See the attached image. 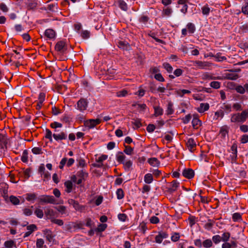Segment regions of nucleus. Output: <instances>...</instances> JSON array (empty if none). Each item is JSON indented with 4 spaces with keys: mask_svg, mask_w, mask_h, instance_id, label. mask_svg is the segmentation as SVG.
Instances as JSON below:
<instances>
[{
    "mask_svg": "<svg viewBox=\"0 0 248 248\" xmlns=\"http://www.w3.org/2000/svg\"><path fill=\"white\" fill-rule=\"evenodd\" d=\"M81 37L84 39H87L90 36V32L87 30H82L79 32Z\"/></svg>",
    "mask_w": 248,
    "mask_h": 248,
    "instance_id": "a878e982",
    "label": "nucleus"
},
{
    "mask_svg": "<svg viewBox=\"0 0 248 248\" xmlns=\"http://www.w3.org/2000/svg\"><path fill=\"white\" fill-rule=\"evenodd\" d=\"M101 122V120L98 118L96 119H89L86 121H84V124L86 127H88L89 129H92L97 125L100 124Z\"/></svg>",
    "mask_w": 248,
    "mask_h": 248,
    "instance_id": "39448f33",
    "label": "nucleus"
},
{
    "mask_svg": "<svg viewBox=\"0 0 248 248\" xmlns=\"http://www.w3.org/2000/svg\"><path fill=\"white\" fill-rule=\"evenodd\" d=\"M88 101L85 98H81L77 103L76 108L81 112L86 110L88 107Z\"/></svg>",
    "mask_w": 248,
    "mask_h": 248,
    "instance_id": "20e7f679",
    "label": "nucleus"
},
{
    "mask_svg": "<svg viewBox=\"0 0 248 248\" xmlns=\"http://www.w3.org/2000/svg\"><path fill=\"white\" fill-rule=\"evenodd\" d=\"M183 175L187 179H191L194 176V172L191 169H185L183 171Z\"/></svg>",
    "mask_w": 248,
    "mask_h": 248,
    "instance_id": "1a4fd4ad",
    "label": "nucleus"
},
{
    "mask_svg": "<svg viewBox=\"0 0 248 248\" xmlns=\"http://www.w3.org/2000/svg\"><path fill=\"white\" fill-rule=\"evenodd\" d=\"M45 97L46 94L45 93H40L38 96V102H39L40 104H43V103L45 100Z\"/></svg>",
    "mask_w": 248,
    "mask_h": 248,
    "instance_id": "680f3d73",
    "label": "nucleus"
},
{
    "mask_svg": "<svg viewBox=\"0 0 248 248\" xmlns=\"http://www.w3.org/2000/svg\"><path fill=\"white\" fill-rule=\"evenodd\" d=\"M213 242L215 244H218L221 241V236L219 235H216L212 237Z\"/></svg>",
    "mask_w": 248,
    "mask_h": 248,
    "instance_id": "0e129e2a",
    "label": "nucleus"
},
{
    "mask_svg": "<svg viewBox=\"0 0 248 248\" xmlns=\"http://www.w3.org/2000/svg\"><path fill=\"white\" fill-rule=\"evenodd\" d=\"M222 109L227 113H229L232 111V106L230 104L224 103L221 107Z\"/></svg>",
    "mask_w": 248,
    "mask_h": 248,
    "instance_id": "c756f323",
    "label": "nucleus"
},
{
    "mask_svg": "<svg viewBox=\"0 0 248 248\" xmlns=\"http://www.w3.org/2000/svg\"><path fill=\"white\" fill-rule=\"evenodd\" d=\"M144 182L148 184H151L153 181V177L152 174L147 173L144 177Z\"/></svg>",
    "mask_w": 248,
    "mask_h": 248,
    "instance_id": "393cba45",
    "label": "nucleus"
},
{
    "mask_svg": "<svg viewBox=\"0 0 248 248\" xmlns=\"http://www.w3.org/2000/svg\"><path fill=\"white\" fill-rule=\"evenodd\" d=\"M45 35L50 39H54L55 37V32L52 29H47L45 31Z\"/></svg>",
    "mask_w": 248,
    "mask_h": 248,
    "instance_id": "2eb2a0df",
    "label": "nucleus"
},
{
    "mask_svg": "<svg viewBox=\"0 0 248 248\" xmlns=\"http://www.w3.org/2000/svg\"><path fill=\"white\" fill-rule=\"evenodd\" d=\"M179 183L176 180L173 181L171 182V187L170 188V192H173L176 190V188L178 187Z\"/></svg>",
    "mask_w": 248,
    "mask_h": 248,
    "instance_id": "f704fd0d",
    "label": "nucleus"
},
{
    "mask_svg": "<svg viewBox=\"0 0 248 248\" xmlns=\"http://www.w3.org/2000/svg\"><path fill=\"white\" fill-rule=\"evenodd\" d=\"M148 162L153 167H158L160 165L159 161L155 157L148 159Z\"/></svg>",
    "mask_w": 248,
    "mask_h": 248,
    "instance_id": "a211bd4d",
    "label": "nucleus"
},
{
    "mask_svg": "<svg viewBox=\"0 0 248 248\" xmlns=\"http://www.w3.org/2000/svg\"><path fill=\"white\" fill-rule=\"evenodd\" d=\"M108 157V155H102L98 158L96 159V162L98 163H103V162L106 160Z\"/></svg>",
    "mask_w": 248,
    "mask_h": 248,
    "instance_id": "8fccbe9b",
    "label": "nucleus"
},
{
    "mask_svg": "<svg viewBox=\"0 0 248 248\" xmlns=\"http://www.w3.org/2000/svg\"><path fill=\"white\" fill-rule=\"evenodd\" d=\"M69 203L72 205L73 206V207L77 210L78 209V207H79V204L78 203L75 201V200H70L69 201Z\"/></svg>",
    "mask_w": 248,
    "mask_h": 248,
    "instance_id": "69168bd1",
    "label": "nucleus"
},
{
    "mask_svg": "<svg viewBox=\"0 0 248 248\" xmlns=\"http://www.w3.org/2000/svg\"><path fill=\"white\" fill-rule=\"evenodd\" d=\"M62 124L57 122H54L50 124L51 127L54 129H56L57 128H61L62 127Z\"/></svg>",
    "mask_w": 248,
    "mask_h": 248,
    "instance_id": "e2e57ef3",
    "label": "nucleus"
},
{
    "mask_svg": "<svg viewBox=\"0 0 248 248\" xmlns=\"http://www.w3.org/2000/svg\"><path fill=\"white\" fill-rule=\"evenodd\" d=\"M172 13V9L170 7L164 8L162 11V15L163 16H170Z\"/></svg>",
    "mask_w": 248,
    "mask_h": 248,
    "instance_id": "5701e85b",
    "label": "nucleus"
},
{
    "mask_svg": "<svg viewBox=\"0 0 248 248\" xmlns=\"http://www.w3.org/2000/svg\"><path fill=\"white\" fill-rule=\"evenodd\" d=\"M131 123L137 128H139L142 126L141 120L139 118L133 119Z\"/></svg>",
    "mask_w": 248,
    "mask_h": 248,
    "instance_id": "bb28decb",
    "label": "nucleus"
},
{
    "mask_svg": "<svg viewBox=\"0 0 248 248\" xmlns=\"http://www.w3.org/2000/svg\"><path fill=\"white\" fill-rule=\"evenodd\" d=\"M186 27L189 33H193L195 31V26L194 24L192 23H188L187 24Z\"/></svg>",
    "mask_w": 248,
    "mask_h": 248,
    "instance_id": "473e14b6",
    "label": "nucleus"
},
{
    "mask_svg": "<svg viewBox=\"0 0 248 248\" xmlns=\"http://www.w3.org/2000/svg\"><path fill=\"white\" fill-rule=\"evenodd\" d=\"M213 242L211 240L208 239L202 242V246L205 248H209L212 246Z\"/></svg>",
    "mask_w": 248,
    "mask_h": 248,
    "instance_id": "e433bc0d",
    "label": "nucleus"
},
{
    "mask_svg": "<svg viewBox=\"0 0 248 248\" xmlns=\"http://www.w3.org/2000/svg\"><path fill=\"white\" fill-rule=\"evenodd\" d=\"M125 158V156L122 152L119 153L117 155V160L119 162L123 163L124 162Z\"/></svg>",
    "mask_w": 248,
    "mask_h": 248,
    "instance_id": "a19ab883",
    "label": "nucleus"
},
{
    "mask_svg": "<svg viewBox=\"0 0 248 248\" xmlns=\"http://www.w3.org/2000/svg\"><path fill=\"white\" fill-rule=\"evenodd\" d=\"M215 58L216 59V61L217 62H223L224 61H226L227 58L226 57L221 56L219 53H217L215 56Z\"/></svg>",
    "mask_w": 248,
    "mask_h": 248,
    "instance_id": "79ce46f5",
    "label": "nucleus"
},
{
    "mask_svg": "<svg viewBox=\"0 0 248 248\" xmlns=\"http://www.w3.org/2000/svg\"><path fill=\"white\" fill-rule=\"evenodd\" d=\"M55 50L60 53H63L67 49L65 43L63 41L57 42L55 46Z\"/></svg>",
    "mask_w": 248,
    "mask_h": 248,
    "instance_id": "0eeeda50",
    "label": "nucleus"
},
{
    "mask_svg": "<svg viewBox=\"0 0 248 248\" xmlns=\"http://www.w3.org/2000/svg\"><path fill=\"white\" fill-rule=\"evenodd\" d=\"M192 126L195 129H197L201 125V121L197 117H194L192 121Z\"/></svg>",
    "mask_w": 248,
    "mask_h": 248,
    "instance_id": "b1692460",
    "label": "nucleus"
},
{
    "mask_svg": "<svg viewBox=\"0 0 248 248\" xmlns=\"http://www.w3.org/2000/svg\"><path fill=\"white\" fill-rule=\"evenodd\" d=\"M133 151V149L129 146H125V149L124 150V152L128 155H131L132 154Z\"/></svg>",
    "mask_w": 248,
    "mask_h": 248,
    "instance_id": "052dcab7",
    "label": "nucleus"
},
{
    "mask_svg": "<svg viewBox=\"0 0 248 248\" xmlns=\"http://www.w3.org/2000/svg\"><path fill=\"white\" fill-rule=\"evenodd\" d=\"M77 176H78V180L77 184L80 185L83 181H85L86 178L88 177V173L84 169H82L79 170L77 172Z\"/></svg>",
    "mask_w": 248,
    "mask_h": 248,
    "instance_id": "7ed1b4c3",
    "label": "nucleus"
},
{
    "mask_svg": "<svg viewBox=\"0 0 248 248\" xmlns=\"http://www.w3.org/2000/svg\"><path fill=\"white\" fill-rule=\"evenodd\" d=\"M173 103L170 101L167 105V108L166 109V114L167 115H170L174 113V109L173 108Z\"/></svg>",
    "mask_w": 248,
    "mask_h": 248,
    "instance_id": "6ab92c4d",
    "label": "nucleus"
},
{
    "mask_svg": "<svg viewBox=\"0 0 248 248\" xmlns=\"http://www.w3.org/2000/svg\"><path fill=\"white\" fill-rule=\"evenodd\" d=\"M86 226L90 228H95L96 227L95 224L91 219V218H88L87 220Z\"/></svg>",
    "mask_w": 248,
    "mask_h": 248,
    "instance_id": "603ef678",
    "label": "nucleus"
},
{
    "mask_svg": "<svg viewBox=\"0 0 248 248\" xmlns=\"http://www.w3.org/2000/svg\"><path fill=\"white\" fill-rule=\"evenodd\" d=\"M235 89L239 93L244 94L245 93L244 87L241 85H237Z\"/></svg>",
    "mask_w": 248,
    "mask_h": 248,
    "instance_id": "6e6d98bb",
    "label": "nucleus"
},
{
    "mask_svg": "<svg viewBox=\"0 0 248 248\" xmlns=\"http://www.w3.org/2000/svg\"><path fill=\"white\" fill-rule=\"evenodd\" d=\"M44 233L46 235V239L49 241L51 242L53 236L52 235V232L49 230L46 229L44 231Z\"/></svg>",
    "mask_w": 248,
    "mask_h": 248,
    "instance_id": "4be33fe9",
    "label": "nucleus"
},
{
    "mask_svg": "<svg viewBox=\"0 0 248 248\" xmlns=\"http://www.w3.org/2000/svg\"><path fill=\"white\" fill-rule=\"evenodd\" d=\"M232 108L235 111H240L242 109V107L240 103H234L232 106Z\"/></svg>",
    "mask_w": 248,
    "mask_h": 248,
    "instance_id": "5fc2aeb1",
    "label": "nucleus"
},
{
    "mask_svg": "<svg viewBox=\"0 0 248 248\" xmlns=\"http://www.w3.org/2000/svg\"><path fill=\"white\" fill-rule=\"evenodd\" d=\"M228 129L227 127H222L219 132V134L220 135L221 137L225 138L226 136L228 134Z\"/></svg>",
    "mask_w": 248,
    "mask_h": 248,
    "instance_id": "4c0bfd02",
    "label": "nucleus"
},
{
    "mask_svg": "<svg viewBox=\"0 0 248 248\" xmlns=\"http://www.w3.org/2000/svg\"><path fill=\"white\" fill-rule=\"evenodd\" d=\"M40 201L42 202L55 204L56 202L55 199L53 196L44 195L39 198Z\"/></svg>",
    "mask_w": 248,
    "mask_h": 248,
    "instance_id": "423d86ee",
    "label": "nucleus"
},
{
    "mask_svg": "<svg viewBox=\"0 0 248 248\" xmlns=\"http://www.w3.org/2000/svg\"><path fill=\"white\" fill-rule=\"evenodd\" d=\"M44 213L45 215L47 217L49 216L51 217L54 216V212L53 209L49 207L45 208Z\"/></svg>",
    "mask_w": 248,
    "mask_h": 248,
    "instance_id": "cd10ccee",
    "label": "nucleus"
},
{
    "mask_svg": "<svg viewBox=\"0 0 248 248\" xmlns=\"http://www.w3.org/2000/svg\"><path fill=\"white\" fill-rule=\"evenodd\" d=\"M21 160L23 162H27L28 160V151L27 150H25L22 155L21 156Z\"/></svg>",
    "mask_w": 248,
    "mask_h": 248,
    "instance_id": "a18cd8bd",
    "label": "nucleus"
},
{
    "mask_svg": "<svg viewBox=\"0 0 248 248\" xmlns=\"http://www.w3.org/2000/svg\"><path fill=\"white\" fill-rule=\"evenodd\" d=\"M51 219V222L56 223L60 226L63 224V221L61 219H56V218H49Z\"/></svg>",
    "mask_w": 248,
    "mask_h": 248,
    "instance_id": "4d7b16f0",
    "label": "nucleus"
},
{
    "mask_svg": "<svg viewBox=\"0 0 248 248\" xmlns=\"http://www.w3.org/2000/svg\"><path fill=\"white\" fill-rule=\"evenodd\" d=\"M54 139L57 141L65 140L67 139V135L63 132H61L60 133H54L53 134Z\"/></svg>",
    "mask_w": 248,
    "mask_h": 248,
    "instance_id": "6e6552de",
    "label": "nucleus"
},
{
    "mask_svg": "<svg viewBox=\"0 0 248 248\" xmlns=\"http://www.w3.org/2000/svg\"><path fill=\"white\" fill-rule=\"evenodd\" d=\"M32 152L33 154L35 155H40L42 154L43 152H42V148L40 147H34L32 149Z\"/></svg>",
    "mask_w": 248,
    "mask_h": 248,
    "instance_id": "13d9d810",
    "label": "nucleus"
},
{
    "mask_svg": "<svg viewBox=\"0 0 248 248\" xmlns=\"http://www.w3.org/2000/svg\"><path fill=\"white\" fill-rule=\"evenodd\" d=\"M25 198L29 202H32L36 200L37 195L35 193H27L25 195Z\"/></svg>",
    "mask_w": 248,
    "mask_h": 248,
    "instance_id": "aec40b11",
    "label": "nucleus"
},
{
    "mask_svg": "<svg viewBox=\"0 0 248 248\" xmlns=\"http://www.w3.org/2000/svg\"><path fill=\"white\" fill-rule=\"evenodd\" d=\"M202 78L203 80H213V79H221L222 78L220 77H214L211 74L206 72L203 73L202 76Z\"/></svg>",
    "mask_w": 248,
    "mask_h": 248,
    "instance_id": "9d476101",
    "label": "nucleus"
},
{
    "mask_svg": "<svg viewBox=\"0 0 248 248\" xmlns=\"http://www.w3.org/2000/svg\"><path fill=\"white\" fill-rule=\"evenodd\" d=\"M193 65L197 68L207 69L212 66V63L208 62L196 61L193 62Z\"/></svg>",
    "mask_w": 248,
    "mask_h": 248,
    "instance_id": "f03ea898",
    "label": "nucleus"
},
{
    "mask_svg": "<svg viewBox=\"0 0 248 248\" xmlns=\"http://www.w3.org/2000/svg\"><path fill=\"white\" fill-rule=\"evenodd\" d=\"M34 214L37 217H43L44 211L41 208H37L34 210Z\"/></svg>",
    "mask_w": 248,
    "mask_h": 248,
    "instance_id": "37998d69",
    "label": "nucleus"
},
{
    "mask_svg": "<svg viewBox=\"0 0 248 248\" xmlns=\"http://www.w3.org/2000/svg\"><path fill=\"white\" fill-rule=\"evenodd\" d=\"M47 9L52 12H55L56 10L58 9L57 8V3H54L51 4H49L47 6Z\"/></svg>",
    "mask_w": 248,
    "mask_h": 248,
    "instance_id": "3c124183",
    "label": "nucleus"
},
{
    "mask_svg": "<svg viewBox=\"0 0 248 248\" xmlns=\"http://www.w3.org/2000/svg\"><path fill=\"white\" fill-rule=\"evenodd\" d=\"M230 236H231V234L230 232H224L223 233L222 236H221V240L224 242H228L229 240Z\"/></svg>",
    "mask_w": 248,
    "mask_h": 248,
    "instance_id": "72a5a7b5",
    "label": "nucleus"
},
{
    "mask_svg": "<svg viewBox=\"0 0 248 248\" xmlns=\"http://www.w3.org/2000/svg\"><path fill=\"white\" fill-rule=\"evenodd\" d=\"M107 224L105 223H100L97 225V227H95V232L96 233L104 232L107 228Z\"/></svg>",
    "mask_w": 248,
    "mask_h": 248,
    "instance_id": "f3484780",
    "label": "nucleus"
},
{
    "mask_svg": "<svg viewBox=\"0 0 248 248\" xmlns=\"http://www.w3.org/2000/svg\"><path fill=\"white\" fill-rule=\"evenodd\" d=\"M149 17L147 16H143L139 19L140 22L146 25L149 20Z\"/></svg>",
    "mask_w": 248,
    "mask_h": 248,
    "instance_id": "bf43d9fd",
    "label": "nucleus"
},
{
    "mask_svg": "<svg viewBox=\"0 0 248 248\" xmlns=\"http://www.w3.org/2000/svg\"><path fill=\"white\" fill-rule=\"evenodd\" d=\"M33 211V206H31L30 208H25L23 210L24 214L25 216H30L32 215Z\"/></svg>",
    "mask_w": 248,
    "mask_h": 248,
    "instance_id": "7c9ffc66",
    "label": "nucleus"
},
{
    "mask_svg": "<svg viewBox=\"0 0 248 248\" xmlns=\"http://www.w3.org/2000/svg\"><path fill=\"white\" fill-rule=\"evenodd\" d=\"M154 108L155 110L154 115L155 116L157 117L163 114V109L159 106H154Z\"/></svg>",
    "mask_w": 248,
    "mask_h": 248,
    "instance_id": "412c9836",
    "label": "nucleus"
},
{
    "mask_svg": "<svg viewBox=\"0 0 248 248\" xmlns=\"http://www.w3.org/2000/svg\"><path fill=\"white\" fill-rule=\"evenodd\" d=\"M117 197L118 199L121 200L124 198V193L122 189H118L116 191Z\"/></svg>",
    "mask_w": 248,
    "mask_h": 248,
    "instance_id": "09e8293b",
    "label": "nucleus"
},
{
    "mask_svg": "<svg viewBox=\"0 0 248 248\" xmlns=\"http://www.w3.org/2000/svg\"><path fill=\"white\" fill-rule=\"evenodd\" d=\"M186 146L188 150L192 152L194 148L196 147V144L194 140L192 138H189L186 142Z\"/></svg>",
    "mask_w": 248,
    "mask_h": 248,
    "instance_id": "9b49d317",
    "label": "nucleus"
},
{
    "mask_svg": "<svg viewBox=\"0 0 248 248\" xmlns=\"http://www.w3.org/2000/svg\"><path fill=\"white\" fill-rule=\"evenodd\" d=\"M140 229L142 232L143 233H145L147 228L146 224L144 222H141L139 226Z\"/></svg>",
    "mask_w": 248,
    "mask_h": 248,
    "instance_id": "338daca9",
    "label": "nucleus"
},
{
    "mask_svg": "<svg viewBox=\"0 0 248 248\" xmlns=\"http://www.w3.org/2000/svg\"><path fill=\"white\" fill-rule=\"evenodd\" d=\"M201 11L203 16H207L209 15L211 9L207 4H205L201 8Z\"/></svg>",
    "mask_w": 248,
    "mask_h": 248,
    "instance_id": "dca6fc26",
    "label": "nucleus"
},
{
    "mask_svg": "<svg viewBox=\"0 0 248 248\" xmlns=\"http://www.w3.org/2000/svg\"><path fill=\"white\" fill-rule=\"evenodd\" d=\"M180 238V235L179 233L175 232L171 236V239L173 242H176L178 241Z\"/></svg>",
    "mask_w": 248,
    "mask_h": 248,
    "instance_id": "774afa93",
    "label": "nucleus"
},
{
    "mask_svg": "<svg viewBox=\"0 0 248 248\" xmlns=\"http://www.w3.org/2000/svg\"><path fill=\"white\" fill-rule=\"evenodd\" d=\"M4 245L7 248H12L16 246L15 242L12 240L5 241Z\"/></svg>",
    "mask_w": 248,
    "mask_h": 248,
    "instance_id": "ea45409f",
    "label": "nucleus"
},
{
    "mask_svg": "<svg viewBox=\"0 0 248 248\" xmlns=\"http://www.w3.org/2000/svg\"><path fill=\"white\" fill-rule=\"evenodd\" d=\"M209 108V105L208 103H201L200 107L197 108V111L199 113H203Z\"/></svg>",
    "mask_w": 248,
    "mask_h": 248,
    "instance_id": "4468645a",
    "label": "nucleus"
},
{
    "mask_svg": "<svg viewBox=\"0 0 248 248\" xmlns=\"http://www.w3.org/2000/svg\"><path fill=\"white\" fill-rule=\"evenodd\" d=\"M118 46L123 49L128 50H130L131 48V47L129 44L124 41H119L118 42Z\"/></svg>",
    "mask_w": 248,
    "mask_h": 248,
    "instance_id": "ddd939ff",
    "label": "nucleus"
},
{
    "mask_svg": "<svg viewBox=\"0 0 248 248\" xmlns=\"http://www.w3.org/2000/svg\"><path fill=\"white\" fill-rule=\"evenodd\" d=\"M52 136H53L52 132L49 129H46L45 138L48 139L50 141H52Z\"/></svg>",
    "mask_w": 248,
    "mask_h": 248,
    "instance_id": "49530a36",
    "label": "nucleus"
},
{
    "mask_svg": "<svg viewBox=\"0 0 248 248\" xmlns=\"http://www.w3.org/2000/svg\"><path fill=\"white\" fill-rule=\"evenodd\" d=\"M119 7L124 11H127V5L125 2L124 0H119L118 1Z\"/></svg>",
    "mask_w": 248,
    "mask_h": 248,
    "instance_id": "c9c22d12",
    "label": "nucleus"
},
{
    "mask_svg": "<svg viewBox=\"0 0 248 248\" xmlns=\"http://www.w3.org/2000/svg\"><path fill=\"white\" fill-rule=\"evenodd\" d=\"M64 186L66 188L65 191L70 193L71 192L73 188V184L70 181H67L64 183Z\"/></svg>",
    "mask_w": 248,
    "mask_h": 248,
    "instance_id": "c85d7f7f",
    "label": "nucleus"
},
{
    "mask_svg": "<svg viewBox=\"0 0 248 248\" xmlns=\"http://www.w3.org/2000/svg\"><path fill=\"white\" fill-rule=\"evenodd\" d=\"M230 72L226 73L225 74V78L226 79L230 80H236L239 78L238 75L236 73L233 72L232 70H230Z\"/></svg>",
    "mask_w": 248,
    "mask_h": 248,
    "instance_id": "f8f14e48",
    "label": "nucleus"
},
{
    "mask_svg": "<svg viewBox=\"0 0 248 248\" xmlns=\"http://www.w3.org/2000/svg\"><path fill=\"white\" fill-rule=\"evenodd\" d=\"M10 202L14 205H18L20 202L19 200L15 196H11L9 197Z\"/></svg>",
    "mask_w": 248,
    "mask_h": 248,
    "instance_id": "58836bf2",
    "label": "nucleus"
},
{
    "mask_svg": "<svg viewBox=\"0 0 248 248\" xmlns=\"http://www.w3.org/2000/svg\"><path fill=\"white\" fill-rule=\"evenodd\" d=\"M220 84H221V83L218 81H212L210 83V86L212 88H213L214 89H219L220 87Z\"/></svg>",
    "mask_w": 248,
    "mask_h": 248,
    "instance_id": "de8ad7c7",
    "label": "nucleus"
},
{
    "mask_svg": "<svg viewBox=\"0 0 248 248\" xmlns=\"http://www.w3.org/2000/svg\"><path fill=\"white\" fill-rule=\"evenodd\" d=\"M163 66L167 71L168 73H170L172 72L173 70L172 67L169 63H164L163 64Z\"/></svg>",
    "mask_w": 248,
    "mask_h": 248,
    "instance_id": "c03bdc74",
    "label": "nucleus"
},
{
    "mask_svg": "<svg viewBox=\"0 0 248 248\" xmlns=\"http://www.w3.org/2000/svg\"><path fill=\"white\" fill-rule=\"evenodd\" d=\"M124 165V169L126 170H129L132 165V162L131 160L124 161L123 163Z\"/></svg>",
    "mask_w": 248,
    "mask_h": 248,
    "instance_id": "864d4df0",
    "label": "nucleus"
},
{
    "mask_svg": "<svg viewBox=\"0 0 248 248\" xmlns=\"http://www.w3.org/2000/svg\"><path fill=\"white\" fill-rule=\"evenodd\" d=\"M248 118V109L243 110L241 113H233L231 115V122L234 123L242 124Z\"/></svg>",
    "mask_w": 248,
    "mask_h": 248,
    "instance_id": "f257e3e1",
    "label": "nucleus"
},
{
    "mask_svg": "<svg viewBox=\"0 0 248 248\" xmlns=\"http://www.w3.org/2000/svg\"><path fill=\"white\" fill-rule=\"evenodd\" d=\"M245 3L242 7V12L245 14L248 15V0H244Z\"/></svg>",
    "mask_w": 248,
    "mask_h": 248,
    "instance_id": "2f4dec72",
    "label": "nucleus"
}]
</instances>
